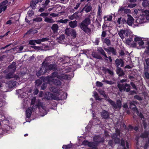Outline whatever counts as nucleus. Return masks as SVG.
Returning a JSON list of instances; mask_svg holds the SVG:
<instances>
[{
	"label": "nucleus",
	"instance_id": "obj_1",
	"mask_svg": "<svg viewBox=\"0 0 149 149\" xmlns=\"http://www.w3.org/2000/svg\"><path fill=\"white\" fill-rule=\"evenodd\" d=\"M99 92L105 98L106 100L111 104L114 109L116 110L121 108L122 104L121 101L120 100H117L116 103L114 101L110 99L109 97L105 94L104 91H103L100 90H99Z\"/></svg>",
	"mask_w": 149,
	"mask_h": 149
},
{
	"label": "nucleus",
	"instance_id": "obj_2",
	"mask_svg": "<svg viewBox=\"0 0 149 149\" xmlns=\"http://www.w3.org/2000/svg\"><path fill=\"white\" fill-rule=\"evenodd\" d=\"M91 23V20L89 17L86 18L80 24V27L83 31L87 34L91 33V29L88 28V25Z\"/></svg>",
	"mask_w": 149,
	"mask_h": 149
},
{
	"label": "nucleus",
	"instance_id": "obj_3",
	"mask_svg": "<svg viewBox=\"0 0 149 149\" xmlns=\"http://www.w3.org/2000/svg\"><path fill=\"white\" fill-rule=\"evenodd\" d=\"M42 66L39 71V73L40 75L42 74L45 73L48 70H55L57 69V65L54 62L52 64L47 65L46 67Z\"/></svg>",
	"mask_w": 149,
	"mask_h": 149
},
{
	"label": "nucleus",
	"instance_id": "obj_4",
	"mask_svg": "<svg viewBox=\"0 0 149 149\" xmlns=\"http://www.w3.org/2000/svg\"><path fill=\"white\" fill-rule=\"evenodd\" d=\"M117 86L120 92H122L126 91L127 92H129L130 90V86L127 83L124 84L119 83H118Z\"/></svg>",
	"mask_w": 149,
	"mask_h": 149
},
{
	"label": "nucleus",
	"instance_id": "obj_5",
	"mask_svg": "<svg viewBox=\"0 0 149 149\" xmlns=\"http://www.w3.org/2000/svg\"><path fill=\"white\" fill-rule=\"evenodd\" d=\"M97 49V51H98L100 54L103 57L104 59L106 61H108L109 60L110 62H112V60L111 57L110 56H109L108 57L107 56L106 52L104 51L102 47H98Z\"/></svg>",
	"mask_w": 149,
	"mask_h": 149
},
{
	"label": "nucleus",
	"instance_id": "obj_6",
	"mask_svg": "<svg viewBox=\"0 0 149 149\" xmlns=\"http://www.w3.org/2000/svg\"><path fill=\"white\" fill-rule=\"evenodd\" d=\"M118 34L122 39L125 37H127L130 34V31L129 30H121L118 31Z\"/></svg>",
	"mask_w": 149,
	"mask_h": 149
},
{
	"label": "nucleus",
	"instance_id": "obj_7",
	"mask_svg": "<svg viewBox=\"0 0 149 149\" xmlns=\"http://www.w3.org/2000/svg\"><path fill=\"white\" fill-rule=\"evenodd\" d=\"M55 62L54 57L53 56H49L47 57L42 64V66L46 67L49 63Z\"/></svg>",
	"mask_w": 149,
	"mask_h": 149
},
{
	"label": "nucleus",
	"instance_id": "obj_8",
	"mask_svg": "<svg viewBox=\"0 0 149 149\" xmlns=\"http://www.w3.org/2000/svg\"><path fill=\"white\" fill-rule=\"evenodd\" d=\"M120 130L118 129H116V133L111 135V137L114 140L116 143H120V139L118 136H120Z\"/></svg>",
	"mask_w": 149,
	"mask_h": 149
},
{
	"label": "nucleus",
	"instance_id": "obj_9",
	"mask_svg": "<svg viewBox=\"0 0 149 149\" xmlns=\"http://www.w3.org/2000/svg\"><path fill=\"white\" fill-rule=\"evenodd\" d=\"M104 49L108 54L111 53L113 54L114 55H116L117 54L116 51L113 47H109L107 48H104Z\"/></svg>",
	"mask_w": 149,
	"mask_h": 149
},
{
	"label": "nucleus",
	"instance_id": "obj_10",
	"mask_svg": "<svg viewBox=\"0 0 149 149\" xmlns=\"http://www.w3.org/2000/svg\"><path fill=\"white\" fill-rule=\"evenodd\" d=\"M137 102L136 101H132L130 103V108L132 109L133 111L136 113H139V111L136 107L135 104H136Z\"/></svg>",
	"mask_w": 149,
	"mask_h": 149
},
{
	"label": "nucleus",
	"instance_id": "obj_11",
	"mask_svg": "<svg viewBox=\"0 0 149 149\" xmlns=\"http://www.w3.org/2000/svg\"><path fill=\"white\" fill-rule=\"evenodd\" d=\"M141 15L146 20H149V10H142Z\"/></svg>",
	"mask_w": 149,
	"mask_h": 149
},
{
	"label": "nucleus",
	"instance_id": "obj_12",
	"mask_svg": "<svg viewBox=\"0 0 149 149\" xmlns=\"http://www.w3.org/2000/svg\"><path fill=\"white\" fill-rule=\"evenodd\" d=\"M14 72H10L9 73L7 74L6 76H5V78L7 79H9L11 78H14L16 80H17L19 78V76L16 75H14L13 73Z\"/></svg>",
	"mask_w": 149,
	"mask_h": 149
},
{
	"label": "nucleus",
	"instance_id": "obj_13",
	"mask_svg": "<svg viewBox=\"0 0 149 149\" xmlns=\"http://www.w3.org/2000/svg\"><path fill=\"white\" fill-rule=\"evenodd\" d=\"M115 63L116 65L117 68L120 65L121 67H123L124 65V62L122 59L117 58L115 61Z\"/></svg>",
	"mask_w": 149,
	"mask_h": 149
},
{
	"label": "nucleus",
	"instance_id": "obj_14",
	"mask_svg": "<svg viewBox=\"0 0 149 149\" xmlns=\"http://www.w3.org/2000/svg\"><path fill=\"white\" fill-rule=\"evenodd\" d=\"M51 29L53 34H56L58 33L59 26L57 24H53L51 27Z\"/></svg>",
	"mask_w": 149,
	"mask_h": 149
},
{
	"label": "nucleus",
	"instance_id": "obj_15",
	"mask_svg": "<svg viewBox=\"0 0 149 149\" xmlns=\"http://www.w3.org/2000/svg\"><path fill=\"white\" fill-rule=\"evenodd\" d=\"M127 18L126 20L127 23L130 26H132L134 22V19L130 15H127Z\"/></svg>",
	"mask_w": 149,
	"mask_h": 149
},
{
	"label": "nucleus",
	"instance_id": "obj_16",
	"mask_svg": "<svg viewBox=\"0 0 149 149\" xmlns=\"http://www.w3.org/2000/svg\"><path fill=\"white\" fill-rule=\"evenodd\" d=\"M121 145L123 147L124 149H127V148H129V144L127 141H125L123 139H122L121 140Z\"/></svg>",
	"mask_w": 149,
	"mask_h": 149
},
{
	"label": "nucleus",
	"instance_id": "obj_17",
	"mask_svg": "<svg viewBox=\"0 0 149 149\" xmlns=\"http://www.w3.org/2000/svg\"><path fill=\"white\" fill-rule=\"evenodd\" d=\"M8 2L7 0H6L2 2L0 5V9H2L3 11H5L7 8V6L6 4L8 3Z\"/></svg>",
	"mask_w": 149,
	"mask_h": 149
},
{
	"label": "nucleus",
	"instance_id": "obj_18",
	"mask_svg": "<svg viewBox=\"0 0 149 149\" xmlns=\"http://www.w3.org/2000/svg\"><path fill=\"white\" fill-rule=\"evenodd\" d=\"M78 22L76 20L71 21L69 23L68 25L70 26L72 28H74L77 26Z\"/></svg>",
	"mask_w": 149,
	"mask_h": 149
},
{
	"label": "nucleus",
	"instance_id": "obj_19",
	"mask_svg": "<svg viewBox=\"0 0 149 149\" xmlns=\"http://www.w3.org/2000/svg\"><path fill=\"white\" fill-rule=\"evenodd\" d=\"M38 3V0H32L30 3V6L33 9H34L36 7V4Z\"/></svg>",
	"mask_w": 149,
	"mask_h": 149
},
{
	"label": "nucleus",
	"instance_id": "obj_20",
	"mask_svg": "<svg viewBox=\"0 0 149 149\" xmlns=\"http://www.w3.org/2000/svg\"><path fill=\"white\" fill-rule=\"evenodd\" d=\"M58 61L63 64H65L69 61V58L67 57H63L59 59Z\"/></svg>",
	"mask_w": 149,
	"mask_h": 149
},
{
	"label": "nucleus",
	"instance_id": "obj_21",
	"mask_svg": "<svg viewBox=\"0 0 149 149\" xmlns=\"http://www.w3.org/2000/svg\"><path fill=\"white\" fill-rule=\"evenodd\" d=\"M116 73L119 77L122 76L125 74L123 70H122L121 68L119 67H118V68H117Z\"/></svg>",
	"mask_w": 149,
	"mask_h": 149
},
{
	"label": "nucleus",
	"instance_id": "obj_22",
	"mask_svg": "<svg viewBox=\"0 0 149 149\" xmlns=\"http://www.w3.org/2000/svg\"><path fill=\"white\" fill-rule=\"evenodd\" d=\"M141 15L138 18H137L136 22L138 24H142L146 22V20Z\"/></svg>",
	"mask_w": 149,
	"mask_h": 149
},
{
	"label": "nucleus",
	"instance_id": "obj_23",
	"mask_svg": "<svg viewBox=\"0 0 149 149\" xmlns=\"http://www.w3.org/2000/svg\"><path fill=\"white\" fill-rule=\"evenodd\" d=\"M15 64V63H13L12 64L8 66V69L10 70V71L13 72H15L16 69Z\"/></svg>",
	"mask_w": 149,
	"mask_h": 149
},
{
	"label": "nucleus",
	"instance_id": "obj_24",
	"mask_svg": "<svg viewBox=\"0 0 149 149\" xmlns=\"http://www.w3.org/2000/svg\"><path fill=\"white\" fill-rule=\"evenodd\" d=\"M32 108L33 107L29 108L26 110V118H29L30 117L32 113Z\"/></svg>",
	"mask_w": 149,
	"mask_h": 149
},
{
	"label": "nucleus",
	"instance_id": "obj_25",
	"mask_svg": "<svg viewBox=\"0 0 149 149\" xmlns=\"http://www.w3.org/2000/svg\"><path fill=\"white\" fill-rule=\"evenodd\" d=\"M102 117L104 119L108 118H109V116L108 112L105 111L103 110L101 113Z\"/></svg>",
	"mask_w": 149,
	"mask_h": 149
},
{
	"label": "nucleus",
	"instance_id": "obj_26",
	"mask_svg": "<svg viewBox=\"0 0 149 149\" xmlns=\"http://www.w3.org/2000/svg\"><path fill=\"white\" fill-rule=\"evenodd\" d=\"M92 56L94 58L99 60H102V57L98 54L95 52H93L92 54Z\"/></svg>",
	"mask_w": 149,
	"mask_h": 149
},
{
	"label": "nucleus",
	"instance_id": "obj_27",
	"mask_svg": "<svg viewBox=\"0 0 149 149\" xmlns=\"http://www.w3.org/2000/svg\"><path fill=\"white\" fill-rule=\"evenodd\" d=\"M68 76L65 74H62L59 75L57 77V78L61 80L63 79H68Z\"/></svg>",
	"mask_w": 149,
	"mask_h": 149
},
{
	"label": "nucleus",
	"instance_id": "obj_28",
	"mask_svg": "<svg viewBox=\"0 0 149 149\" xmlns=\"http://www.w3.org/2000/svg\"><path fill=\"white\" fill-rule=\"evenodd\" d=\"M142 3L143 7L144 8L149 7V0H142Z\"/></svg>",
	"mask_w": 149,
	"mask_h": 149
},
{
	"label": "nucleus",
	"instance_id": "obj_29",
	"mask_svg": "<svg viewBox=\"0 0 149 149\" xmlns=\"http://www.w3.org/2000/svg\"><path fill=\"white\" fill-rule=\"evenodd\" d=\"M102 11L101 10V8L100 6H99L98 8V11L97 12V16L100 19V21L101 20L102 18L101 15L102 14Z\"/></svg>",
	"mask_w": 149,
	"mask_h": 149
},
{
	"label": "nucleus",
	"instance_id": "obj_30",
	"mask_svg": "<svg viewBox=\"0 0 149 149\" xmlns=\"http://www.w3.org/2000/svg\"><path fill=\"white\" fill-rule=\"evenodd\" d=\"M52 82L56 85L58 86H60L61 83V81L56 79H53L52 80Z\"/></svg>",
	"mask_w": 149,
	"mask_h": 149
},
{
	"label": "nucleus",
	"instance_id": "obj_31",
	"mask_svg": "<svg viewBox=\"0 0 149 149\" xmlns=\"http://www.w3.org/2000/svg\"><path fill=\"white\" fill-rule=\"evenodd\" d=\"M44 21L46 22L49 23H52L55 22V21L52 18H49L47 17H45Z\"/></svg>",
	"mask_w": 149,
	"mask_h": 149
},
{
	"label": "nucleus",
	"instance_id": "obj_32",
	"mask_svg": "<svg viewBox=\"0 0 149 149\" xmlns=\"http://www.w3.org/2000/svg\"><path fill=\"white\" fill-rule=\"evenodd\" d=\"M7 84L9 85L10 88H12L16 85V82L15 81H10L8 82Z\"/></svg>",
	"mask_w": 149,
	"mask_h": 149
},
{
	"label": "nucleus",
	"instance_id": "obj_33",
	"mask_svg": "<svg viewBox=\"0 0 149 149\" xmlns=\"http://www.w3.org/2000/svg\"><path fill=\"white\" fill-rule=\"evenodd\" d=\"M103 43H105L107 46H109L111 45V43L110 40L107 38H105L103 40H102Z\"/></svg>",
	"mask_w": 149,
	"mask_h": 149
},
{
	"label": "nucleus",
	"instance_id": "obj_34",
	"mask_svg": "<svg viewBox=\"0 0 149 149\" xmlns=\"http://www.w3.org/2000/svg\"><path fill=\"white\" fill-rule=\"evenodd\" d=\"M149 134L148 132L145 131L144 132L141 134L140 137L143 138L147 137L148 136Z\"/></svg>",
	"mask_w": 149,
	"mask_h": 149
},
{
	"label": "nucleus",
	"instance_id": "obj_35",
	"mask_svg": "<svg viewBox=\"0 0 149 149\" xmlns=\"http://www.w3.org/2000/svg\"><path fill=\"white\" fill-rule=\"evenodd\" d=\"M147 66H146L144 64V70L146 71H147L149 69V58L145 59V60Z\"/></svg>",
	"mask_w": 149,
	"mask_h": 149
},
{
	"label": "nucleus",
	"instance_id": "obj_36",
	"mask_svg": "<svg viewBox=\"0 0 149 149\" xmlns=\"http://www.w3.org/2000/svg\"><path fill=\"white\" fill-rule=\"evenodd\" d=\"M72 29L70 28H67L65 30V33L67 36H70L72 32Z\"/></svg>",
	"mask_w": 149,
	"mask_h": 149
},
{
	"label": "nucleus",
	"instance_id": "obj_37",
	"mask_svg": "<svg viewBox=\"0 0 149 149\" xmlns=\"http://www.w3.org/2000/svg\"><path fill=\"white\" fill-rule=\"evenodd\" d=\"M44 97L47 100H52V93H48L46 94Z\"/></svg>",
	"mask_w": 149,
	"mask_h": 149
},
{
	"label": "nucleus",
	"instance_id": "obj_38",
	"mask_svg": "<svg viewBox=\"0 0 149 149\" xmlns=\"http://www.w3.org/2000/svg\"><path fill=\"white\" fill-rule=\"evenodd\" d=\"M58 75V72H54L52 73L50 75L48 76V77L49 78H52L56 77L57 78V77Z\"/></svg>",
	"mask_w": 149,
	"mask_h": 149
},
{
	"label": "nucleus",
	"instance_id": "obj_39",
	"mask_svg": "<svg viewBox=\"0 0 149 149\" xmlns=\"http://www.w3.org/2000/svg\"><path fill=\"white\" fill-rule=\"evenodd\" d=\"M58 42L59 43H61V41L65 38V36L64 34L60 35L59 37L57 38Z\"/></svg>",
	"mask_w": 149,
	"mask_h": 149
},
{
	"label": "nucleus",
	"instance_id": "obj_40",
	"mask_svg": "<svg viewBox=\"0 0 149 149\" xmlns=\"http://www.w3.org/2000/svg\"><path fill=\"white\" fill-rule=\"evenodd\" d=\"M84 8H85V11L87 13L90 12L91 10L92 7L90 5L86 6L84 7Z\"/></svg>",
	"mask_w": 149,
	"mask_h": 149
},
{
	"label": "nucleus",
	"instance_id": "obj_41",
	"mask_svg": "<svg viewBox=\"0 0 149 149\" xmlns=\"http://www.w3.org/2000/svg\"><path fill=\"white\" fill-rule=\"evenodd\" d=\"M112 17L111 15L104 16V21H111L112 19Z\"/></svg>",
	"mask_w": 149,
	"mask_h": 149
},
{
	"label": "nucleus",
	"instance_id": "obj_42",
	"mask_svg": "<svg viewBox=\"0 0 149 149\" xmlns=\"http://www.w3.org/2000/svg\"><path fill=\"white\" fill-rule=\"evenodd\" d=\"M49 89L51 92L54 93H57L58 91L57 88L55 87H50Z\"/></svg>",
	"mask_w": 149,
	"mask_h": 149
},
{
	"label": "nucleus",
	"instance_id": "obj_43",
	"mask_svg": "<svg viewBox=\"0 0 149 149\" xmlns=\"http://www.w3.org/2000/svg\"><path fill=\"white\" fill-rule=\"evenodd\" d=\"M70 36H71L73 38H75L76 37L77 33L75 30L72 29L71 33Z\"/></svg>",
	"mask_w": 149,
	"mask_h": 149
},
{
	"label": "nucleus",
	"instance_id": "obj_44",
	"mask_svg": "<svg viewBox=\"0 0 149 149\" xmlns=\"http://www.w3.org/2000/svg\"><path fill=\"white\" fill-rule=\"evenodd\" d=\"M52 99L58 100H60V98L56 94L52 93Z\"/></svg>",
	"mask_w": 149,
	"mask_h": 149
},
{
	"label": "nucleus",
	"instance_id": "obj_45",
	"mask_svg": "<svg viewBox=\"0 0 149 149\" xmlns=\"http://www.w3.org/2000/svg\"><path fill=\"white\" fill-rule=\"evenodd\" d=\"M94 97L95 98L96 100H100L101 99L100 98L98 95L97 92H94L93 95Z\"/></svg>",
	"mask_w": 149,
	"mask_h": 149
},
{
	"label": "nucleus",
	"instance_id": "obj_46",
	"mask_svg": "<svg viewBox=\"0 0 149 149\" xmlns=\"http://www.w3.org/2000/svg\"><path fill=\"white\" fill-rule=\"evenodd\" d=\"M102 82H104L106 84H109V85H112L114 84V82L112 81L103 80L102 81Z\"/></svg>",
	"mask_w": 149,
	"mask_h": 149
},
{
	"label": "nucleus",
	"instance_id": "obj_47",
	"mask_svg": "<svg viewBox=\"0 0 149 149\" xmlns=\"http://www.w3.org/2000/svg\"><path fill=\"white\" fill-rule=\"evenodd\" d=\"M42 19L40 17H37L33 19V22H40L42 21Z\"/></svg>",
	"mask_w": 149,
	"mask_h": 149
},
{
	"label": "nucleus",
	"instance_id": "obj_48",
	"mask_svg": "<svg viewBox=\"0 0 149 149\" xmlns=\"http://www.w3.org/2000/svg\"><path fill=\"white\" fill-rule=\"evenodd\" d=\"M96 85L98 87H102L103 85V84L101 82L97 81L96 82Z\"/></svg>",
	"mask_w": 149,
	"mask_h": 149
},
{
	"label": "nucleus",
	"instance_id": "obj_49",
	"mask_svg": "<svg viewBox=\"0 0 149 149\" xmlns=\"http://www.w3.org/2000/svg\"><path fill=\"white\" fill-rule=\"evenodd\" d=\"M71 147V146L70 145H63L62 148L64 149H68Z\"/></svg>",
	"mask_w": 149,
	"mask_h": 149
},
{
	"label": "nucleus",
	"instance_id": "obj_50",
	"mask_svg": "<svg viewBox=\"0 0 149 149\" xmlns=\"http://www.w3.org/2000/svg\"><path fill=\"white\" fill-rule=\"evenodd\" d=\"M69 20L68 19H61L59 21V22L61 23H66Z\"/></svg>",
	"mask_w": 149,
	"mask_h": 149
},
{
	"label": "nucleus",
	"instance_id": "obj_51",
	"mask_svg": "<svg viewBox=\"0 0 149 149\" xmlns=\"http://www.w3.org/2000/svg\"><path fill=\"white\" fill-rule=\"evenodd\" d=\"M106 35V31H103L102 32L101 35V38L102 39V40H103V39H104V38L105 37Z\"/></svg>",
	"mask_w": 149,
	"mask_h": 149
},
{
	"label": "nucleus",
	"instance_id": "obj_52",
	"mask_svg": "<svg viewBox=\"0 0 149 149\" xmlns=\"http://www.w3.org/2000/svg\"><path fill=\"white\" fill-rule=\"evenodd\" d=\"M47 86V83H43L42 84V85L41 86V89L42 90L45 89L46 88Z\"/></svg>",
	"mask_w": 149,
	"mask_h": 149
},
{
	"label": "nucleus",
	"instance_id": "obj_53",
	"mask_svg": "<svg viewBox=\"0 0 149 149\" xmlns=\"http://www.w3.org/2000/svg\"><path fill=\"white\" fill-rule=\"evenodd\" d=\"M35 40H31L29 41V44L31 45H35Z\"/></svg>",
	"mask_w": 149,
	"mask_h": 149
},
{
	"label": "nucleus",
	"instance_id": "obj_54",
	"mask_svg": "<svg viewBox=\"0 0 149 149\" xmlns=\"http://www.w3.org/2000/svg\"><path fill=\"white\" fill-rule=\"evenodd\" d=\"M147 71H146L144 73V74L145 77L147 79H149V73L147 72Z\"/></svg>",
	"mask_w": 149,
	"mask_h": 149
},
{
	"label": "nucleus",
	"instance_id": "obj_55",
	"mask_svg": "<svg viewBox=\"0 0 149 149\" xmlns=\"http://www.w3.org/2000/svg\"><path fill=\"white\" fill-rule=\"evenodd\" d=\"M136 6V4L131 3V4H129L128 5L127 7H129V8H133L134 7H135Z\"/></svg>",
	"mask_w": 149,
	"mask_h": 149
},
{
	"label": "nucleus",
	"instance_id": "obj_56",
	"mask_svg": "<svg viewBox=\"0 0 149 149\" xmlns=\"http://www.w3.org/2000/svg\"><path fill=\"white\" fill-rule=\"evenodd\" d=\"M125 7H121L119 8L118 9V12L120 11V12H122L124 11L125 9Z\"/></svg>",
	"mask_w": 149,
	"mask_h": 149
},
{
	"label": "nucleus",
	"instance_id": "obj_57",
	"mask_svg": "<svg viewBox=\"0 0 149 149\" xmlns=\"http://www.w3.org/2000/svg\"><path fill=\"white\" fill-rule=\"evenodd\" d=\"M40 40L41 41V42H45L49 40V38H40Z\"/></svg>",
	"mask_w": 149,
	"mask_h": 149
},
{
	"label": "nucleus",
	"instance_id": "obj_58",
	"mask_svg": "<svg viewBox=\"0 0 149 149\" xmlns=\"http://www.w3.org/2000/svg\"><path fill=\"white\" fill-rule=\"evenodd\" d=\"M141 38L139 37H136L134 38V41L135 42H138L140 41L141 40Z\"/></svg>",
	"mask_w": 149,
	"mask_h": 149
},
{
	"label": "nucleus",
	"instance_id": "obj_59",
	"mask_svg": "<svg viewBox=\"0 0 149 149\" xmlns=\"http://www.w3.org/2000/svg\"><path fill=\"white\" fill-rule=\"evenodd\" d=\"M109 69H108L107 68L104 67H102V70L104 72L106 73L108 71V70Z\"/></svg>",
	"mask_w": 149,
	"mask_h": 149
},
{
	"label": "nucleus",
	"instance_id": "obj_60",
	"mask_svg": "<svg viewBox=\"0 0 149 149\" xmlns=\"http://www.w3.org/2000/svg\"><path fill=\"white\" fill-rule=\"evenodd\" d=\"M132 42V41L131 40L129 39H127L126 40V42L128 45H131Z\"/></svg>",
	"mask_w": 149,
	"mask_h": 149
},
{
	"label": "nucleus",
	"instance_id": "obj_61",
	"mask_svg": "<svg viewBox=\"0 0 149 149\" xmlns=\"http://www.w3.org/2000/svg\"><path fill=\"white\" fill-rule=\"evenodd\" d=\"M130 84L134 89L135 90H137V88L133 82H131Z\"/></svg>",
	"mask_w": 149,
	"mask_h": 149
},
{
	"label": "nucleus",
	"instance_id": "obj_62",
	"mask_svg": "<svg viewBox=\"0 0 149 149\" xmlns=\"http://www.w3.org/2000/svg\"><path fill=\"white\" fill-rule=\"evenodd\" d=\"M48 15V13H41L40 15V16L45 17H47Z\"/></svg>",
	"mask_w": 149,
	"mask_h": 149
},
{
	"label": "nucleus",
	"instance_id": "obj_63",
	"mask_svg": "<svg viewBox=\"0 0 149 149\" xmlns=\"http://www.w3.org/2000/svg\"><path fill=\"white\" fill-rule=\"evenodd\" d=\"M121 17H120L118 19L117 21V23L118 24L120 25L121 24Z\"/></svg>",
	"mask_w": 149,
	"mask_h": 149
},
{
	"label": "nucleus",
	"instance_id": "obj_64",
	"mask_svg": "<svg viewBox=\"0 0 149 149\" xmlns=\"http://www.w3.org/2000/svg\"><path fill=\"white\" fill-rule=\"evenodd\" d=\"M136 42H132L131 43V45H130V46L132 47H136Z\"/></svg>",
	"mask_w": 149,
	"mask_h": 149
}]
</instances>
